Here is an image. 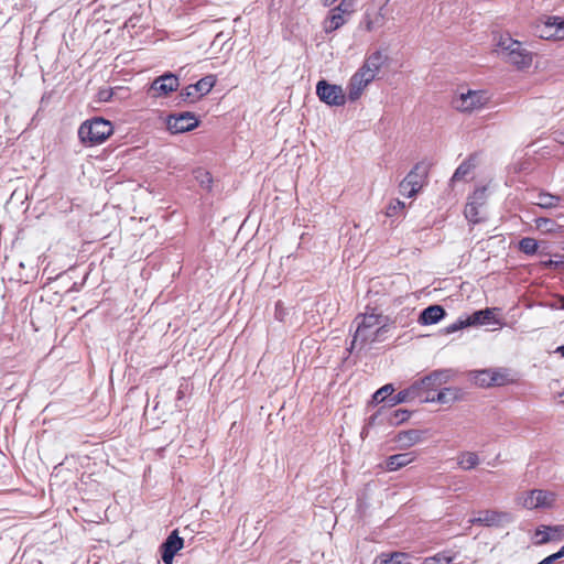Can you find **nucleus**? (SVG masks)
<instances>
[{"label":"nucleus","instance_id":"obj_1","mask_svg":"<svg viewBox=\"0 0 564 564\" xmlns=\"http://www.w3.org/2000/svg\"><path fill=\"white\" fill-rule=\"evenodd\" d=\"M113 132L112 123L101 117L84 121L78 129L82 143L94 147L104 143Z\"/></svg>","mask_w":564,"mask_h":564},{"label":"nucleus","instance_id":"obj_2","mask_svg":"<svg viewBox=\"0 0 564 564\" xmlns=\"http://www.w3.org/2000/svg\"><path fill=\"white\" fill-rule=\"evenodd\" d=\"M452 377V370L438 369L430 372L421 379L415 380L412 386H415V393L422 395L417 398L420 403L434 402L433 393H436L437 389L446 383Z\"/></svg>","mask_w":564,"mask_h":564},{"label":"nucleus","instance_id":"obj_3","mask_svg":"<svg viewBox=\"0 0 564 564\" xmlns=\"http://www.w3.org/2000/svg\"><path fill=\"white\" fill-rule=\"evenodd\" d=\"M498 47L505 59L519 69L529 67L532 63L531 52H529L521 42L513 40L509 35L500 37Z\"/></svg>","mask_w":564,"mask_h":564},{"label":"nucleus","instance_id":"obj_4","mask_svg":"<svg viewBox=\"0 0 564 564\" xmlns=\"http://www.w3.org/2000/svg\"><path fill=\"white\" fill-rule=\"evenodd\" d=\"M506 369H481L469 372V379L480 388L500 387L509 382Z\"/></svg>","mask_w":564,"mask_h":564},{"label":"nucleus","instance_id":"obj_5","mask_svg":"<svg viewBox=\"0 0 564 564\" xmlns=\"http://www.w3.org/2000/svg\"><path fill=\"white\" fill-rule=\"evenodd\" d=\"M488 102L487 93L484 90H471L462 93L453 98V107L460 112H473L481 109Z\"/></svg>","mask_w":564,"mask_h":564},{"label":"nucleus","instance_id":"obj_6","mask_svg":"<svg viewBox=\"0 0 564 564\" xmlns=\"http://www.w3.org/2000/svg\"><path fill=\"white\" fill-rule=\"evenodd\" d=\"M388 322V316H383L380 313H376L375 310H372L371 313L366 312L364 314L357 315V317L355 318V323H357V328L351 340L350 349L357 347L358 336L366 337V330H371L372 328L379 327L382 324H389Z\"/></svg>","mask_w":564,"mask_h":564},{"label":"nucleus","instance_id":"obj_7","mask_svg":"<svg viewBox=\"0 0 564 564\" xmlns=\"http://www.w3.org/2000/svg\"><path fill=\"white\" fill-rule=\"evenodd\" d=\"M198 124V118L189 111L172 113L166 118V128L173 134L192 131L197 128Z\"/></svg>","mask_w":564,"mask_h":564},{"label":"nucleus","instance_id":"obj_8","mask_svg":"<svg viewBox=\"0 0 564 564\" xmlns=\"http://www.w3.org/2000/svg\"><path fill=\"white\" fill-rule=\"evenodd\" d=\"M216 84L215 75H207L200 78L197 83L191 84L180 91L182 101L194 102L207 95Z\"/></svg>","mask_w":564,"mask_h":564},{"label":"nucleus","instance_id":"obj_9","mask_svg":"<svg viewBox=\"0 0 564 564\" xmlns=\"http://www.w3.org/2000/svg\"><path fill=\"white\" fill-rule=\"evenodd\" d=\"M316 95L321 101L328 106H343L346 101V96L340 86L329 84L325 79H321L316 84Z\"/></svg>","mask_w":564,"mask_h":564},{"label":"nucleus","instance_id":"obj_10","mask_svg":"<svg viewBox=\"0 0 564 564\" xmlns=\"http://www.w3.org/2000/svg\"><path fill=\"white\" fill-rule=\"evenodd\" d=\"M178 86V77L171 72H166L151 83L148 93L154 98H161L167 96L172 91H175Z\"/></svg>","mask_w":564,"mask_h":564},{"label":"nucleus","instance_id":"obj_11","mask_svg":"<svg viewBox=\"0 0 564 564\" xmlns=\"http://www.w3.org/2000/svg\"><path fill=\"white\" fill-rule=\"evenodd\" d=\"M487 199L486 187H479L468 197V202L464 209L466 219L473 224L481 221L480 208L485 205Z\"/></svg>","mask_w":564,"mask_h":564},{"label":"nucleus","instance_id":"obj_12","mask_svg":"<svg viewBox=\"0 0 564 564\" xmlns=\"http://www.w3.org/2000/svg\"><path fill=\"white\" fill-rule=\"evenodd\" d=\"M376 75V73L366 69V65H362L350 78L348 98L351 101L357 100L364 88L375 79Z\"/></svg>","mask_w":564,"mask_h":564},{"label":"nucleus","instance_id":"obj_13","mask_svg":"<svg viewBox=\"0 0 564 564\" xmlns=\"http://www.w3.org/2000/svg\"><path fill=\"white\" fill-rule=\"evenodd\" d=\"M184 546V540L178 530H173L160 546L161 558L164 564H173L174 556Z\"/></svg>","mask_w":564,"mask_h":564},{"label":"nucleus","instance_id":"obj_14","mask_svg":"<svg viewBox=\"0 0 564 564\" xmlns=\"http://www.w3.org/2000/svg\"><path fill=\"white\" fill-rule=\"evenodd\" d=\"M555 501V495L551 491L533 489L523 498V507L527 509L550 508Z\"/></svg>","mask_w":564,"mask_h":564},{"label":"nucleus","instance_id":"obj_15","mask_svg":"<svg viewBox=\"0 0 564 564\" xmlns=\"http://www.w3.org/2000/svg\"><path fill=\"white\" fill-rule=\"evenodd\" d=\"M542 39H564V19L560 17H549L540 30Z\"/></svg>","mask_w":564,"mask_h":564},{"label":"nucleus","instance_id":"obj_16","mask_svg":"<svg viewBox=\"0 0 564 564\" xmlns=\"http://www.w3.org/2000/svg\"><path fill=\"white\" fill-rule=\"evenodd\" d=\"M446 316V311L442 305L433 304L421 311L417 322L420 325H434Z\"/></svg>","mask_w":564,"mask_h":564},{"label":"nucleus","instance_id":"obj_17","mask_svg":"<svg viewBox=\"0 0 564 564\" xmlns=\"http://www.w3.org/2000/svg\"><path fill=\"white\" fill-rule=\"evenodd\" d=\"M425 431L415 429L400 431L395 435L394 441L400 444V448L405 449L423 442L425 438Z\"/></svg>","mask_w":564,"mask_h":564},{"label":"nucleus","instance_id":"obj_18","mask_svg":"<svg viewBox=\"0 0 564 564\" xmlns=\"http://www.w3.org/2000/svg\"><path fill=\"white\" fill-rule=\"evenodd\" d=\"M416 459V453L415 452H406V453H400L394 454L384 460V466L387 471H395L399 470L409 464L413 463Z\"/></svg>","mask_w":564,"mask_h":564},{"label":"nucleus","instance_id":"obj_19","mask_svg":"<svg viewBox=\"0 0 564 564\" xmlns=\"http://www.w3.org/2000/svg\"><path fill=\"white\" fill-rule=\"evenodd\" d=\"M390 330L389 324H382L371 330H366V337L358 336L359 349L364 348L367 344L380 343L386 339V334Z\"/></svg>","mask_w":564,"mask_h":564},{"label":"nucleus","instance_id":"obj_20","mask_svg":"<svg viewBox=\"0 0 564 564\" xmlns=\"http://www.w3.org/2000/svg\"><path fill=\"white\" fill-rule=\"evenodd\" d=\"M429 166L424 162L416 163L412 170L406 174V178L412 187L417 192L422 188L424 180L427 176Z\"/></svg>","mask_w":564,"mask_h":564},{"label":"nucleus","instance_id":"obj_21","mask_svg":"<svg viewBox=\"0 0 564 564\" xmlns=\"http://www.w3.org/2000/svg\"><path fill=\"white\" fill-rule=\"evenodd\" d=\"M415 386L410 384L408 388L399 391L388 399V405L390 408L395 406L401 403L417 401V398H422V395L415 393Z\"/></svg>","mask_w":564,"mask_h":564},{"label":"nucleus","instance_id":"obj_22","mask_svg":"<svg viewBox=\"0 0 564 564\" xmlns=\"http://www.w3.org/2000/svg\"><path fill=\"white\" fill-rule=\"evenodd\" d=\"M505 516V513L498 511L486 510L480 512L479 517L470 519L469 522L471 524L492 527L498 525Z\"/></svg>","mask_w":564,"mask_h":564},{"label":"nucleus","instance_id":"obj_23","mask_svg":"<svg viewBox=\"0 0 564 564\" xmlns=\"http://www.w3.org/2000/svg\"><path fill=\"white\" fill-rule=\"evenodd\" d=\"M346 23V15L330 9L327 18L324 20L323 29L326 33H332Z\"/></svg>","mask_w":564,"mask_h":564},{"label":"nucleus","instance_id":"obj_24","mask_svg":"<svg viewBox=\"0 0 564 564\" xmlns=\"http://www.w3.org/2000/svg\"><path fill=\"white\" fill-rule=\"evenodd\" d=\"M469 326H479L490 323L494 317L491 308L475 311L473 314L466 316Z\"/></svg>","mask_w":564,"mask_h":564},{"label":"nucleus","instance_id":"obj_25","mask_svg":"<svg viewBox=\"0 0 564 564\" xmlns=\"http://www.w3.org/2000/svg\"><path fill=\"white\" fill-rule=\"evenodd\" d=\"M480 463L479 456L475 452H462L457 456V465L464 470H470Z\"/></svg>","mask_w":564,"mask_h":564},{"label":"nucleus","instance_id":"obj_26","mask_svg":"<svg viewBox=\"0 0 564 564\" xmlns=\"http://www.w3.org/2000/svg\"><path fill=\"white\" fill-rule=\"evenodd\" d=\"M459 398V390L455 388H444L433 393L434 402L442 404L452 403Z\"/></svg>","mask_w":564,"mask_h":564},{"label":"nucleus","instance_id":"obj_27","mask_svg":"<svg viewBox=\"0 0 564 564\" xmlns=\"http://www.w3.org/2000/svg\"><path fill=\"white\" fill-rule=\"evenodd\" d=\"M456 553L442 551L433 556L425 557L422 564H454Z\"/></svg>","mask_w":564,"mask_h":564},{"label":"nucleus","instance_id":"obj_28","mask_svg":"<svg viewBox=\"0 0 564 564\" xmlns=\"http://www.w3.org/2000/svg\"><path fill=\"white\" fill-rule=\"evenodd\" d=\"M193 174L199 186L206 192L210 193L214 183L212 174L202 167L194 170Z\"/></svg>","mask_w":564,"mask_h":564},{"label":"nucleus","instance_id":"obj_29","mask_svg":"<svg viewBox=\"0 0 564 564\" xmlns=\"http://www.w3.org/2000/svg\"><path fill=\"white\" fill-rule=\"evenodd\" d=\"M408 557L409 555L402 552H393L391 554L382 553L373 561V564H404Z\"/></svg>","mask_w":564,"mask_h":564},{"label":"nucleus","instance_id":"obj_30","mask_svg":"<svg viewBox=\"0 0 564 564\" xmlns=\"http://www.w3.org/2000/svg\"><path fill=\"white\" fill-rule=\"evenodd\" d=\"M384 59V55L380 51H377L367 57L364 65H366V69L377 74Z\"/></svg>","mask_w":564,"mask_h":564},{"label":"nucleus","instance_id":"obj_31","mask_svg":"<svg viewBox=\"0 0 564 564\" xmlns=\"http://www.w3.org/2000/svg\"><path fill=\"white\" fill-rule=\"evenodd\" d=\"M394 392V387L392 383H387L384 384L383 387H381L380 389H378L373 394H372V401L371 403L373 404H379L383 401H387L388 402V399L392 395V393Z\"/></svg>","mask_w":564,"mask_h":564},{"label":"nucleus","instance_id":"obj_32","mask_svg":"<svg viewBox=\"0 0 564 564\" xmlns=\"http://www.w3.org/2000/svg\"><path fill=\"white\" fill-rule=\"evenodd\" d=\"M536 198L538 200L535 204L542 208L556 207L561 200L558 196L549 193H540Z\"/></svg>","mask_w":564,"mask_h":564},{"label":"nucleus","instance_id":"obj_33","mask_svg":"<svg viewBox=\"0 0 564 564\" xmlns=\"http://www.w3.org/2000/svg\"><path fill=\"white\" fill-rule=\"evenodd\" d=\"M538 241L531 237H524L519 241V249L528 256H533L538 251Z\"/></svg>","mask_w":564,"mask_h":564},{"label":"nucleus","instance_id":"obj_34","mask_svg":"<svg viewBox=\"0 0 564 564\" xmlns=\"http://www.w3.org/2000/svg\"><path fill=\"white\" fill-rule=\"evenodd\" d=\"M411 411L405 409L394 410L389 416V423L391 425H400L411 417Z\"/></svg>","mask_w":564,"mask_h":564},{"label":"nucleus","instance_id":"obj_35","mask_svg":"<svg viewBox=\"0 0 564 564\" xmlns=\"http://www.w3.org/2000/svg\"><path fill=\"white\" fill-rule=\"evenodd\" d=\"M405 208V204L400 199H392L386 208L387 217H394L402 213Z\"/></svg>","mask_w":564,"mask_h":564},{"label":"nucleus","instance_id":"obj_36","mask_svg":"<svg viewBox=\"0 0 564 564\" xmlns=\"http://www.w3.org/2000/svg\"><path fill=\"white\" fill-rule=\"evenodd\" d=\"M470 170H471V164L469 163V161L462 162L458 165V167L455 170L451 181L454 183V182L463 180L470 172Z\"/></svg>","mask_w":564,"mask_h":564},{"label":"nucleus","instance_id":"obj_37","mask_svg":"<svg viewBox=\"0 0 564 564\" xmlns=\"http://www.w3.org/2000/svg\"><path fill=\"white\" fill-rule=\"evenodd\" d=\"M466 327H469L467 317L459 316L456 322L452 323L451 325H448L444 328V333L453 334V333L464 329Z\"/></svg>","mask_w":564,"mask_h":564},{"label":"nucleus","instance_id":"obj_38","mask_svg":"<svg viewBox=\"0 0 564 564\" xmlns=\"http://www.w3.org/2000/svg\"><path fill=\"white\" fill-rule=\"evenodd\" d=\"M355 0H341L340 3L333 8L334 11L340 12L344 15H350L354 12Z\"/></svg>","mask_w":564,"mask_h":564},{"label":"nucleus","instance_id":"obj_39","mask_svg":"<svg viewBox=\"0 0 564 564\" xmlns=\"http://www.w3.org/2000/svg\"><path fill=\"white\" fill-rule=\"evenodd\" d=\"M400 193L406 197H413L416 195L417 191L412 187L410 182L406 178H403L399 184Z\"/></svg>","mask_w":564,"mask_h":564},{"label":"nucleus","instance_id":"obj_40","mask_svg":"<svg viewBox=\"0 0 564 564\" xmlns=\"http://www.w3.org/2000/svg\"><path fill=\"white\" fill-rule=\"evenodd\" d=\"M535 536L538 538V540L535 541L536 545H542L550 542L551 540H554V536H552L551 533L547 532V530H545L544 528L536 529Z\"/></svg>","mask_w":564,"mask_h":564},{"label":"nucleus","instance_id":"obj_41","mask_svg":"<svg viewBox=\"0 0 564 564\" xmlns=\"http://www.w3.org/2000/svg\"><path fill=\"white\" fill-rule=\"evenodd\" d=\"M535 223L538 228H544L547 231H552L555 225L554 220L544 217L538 218Z\"/></svg>","mask_w":564,"mask_h":564},{"label":"nucleus","instance_id":"obj_42","mask_svg":"<svg viewBox=\"0 0 564 564\" xmlns=\"http://www.w3.org/2000/svg\"><path fill=\"white\" fill-rule=\"evenodd\" d=\"M562 558L558 551L546 556L545 558H543L541 562H539L538 564H553L554 562H556L557 560Z\"/></svg>","mask_w":564,"mask_h":564},{"label":"nucleus","instance_id":"obj_43","mask_svg":"<svg viewBox=\"0 0 564 564\" xmlns=\"http://www.w3.org/2000/svg\"><path fill=\"white\" fill-rule=\"evenodd\" d=\"M98 96L100 101H109L112 97V91L110 89H104L99 91Z\"/></svg>","mask_w":564,"mask_h":564},{"label":"nucleus","instance_id":"obj_44","mask_svg":"<svg viewBox=\"0 0 564 564\" xmlns=\"http://www.w3.org/2000/svg\"><path fill=\"white\" fill-rule=\"evenodd\" d=\"M544 528L545 530H547V532H552V536H554V540L556 539L555 534L556 533H560L561 531H564V525H555V527H542Z\"/></svg>","mask_w":564,"mask_h":564},{"label":"nucleus","instance_id":"obj_45","mask_svg":"<svg viewBox=\"0 0 564 564\" xmlns=\"http://www.w3.org/2000/svg\"><path fill=\"white\" fill-rule=\"evenodd\" d=\"M554 140L561 144H564V129L563 130H556L554 132Z\"/></svg>","mask_w":564,"mask_h":564},{"label":"nucleus","instance_id":"obj_46","mask_svg":"<svg viewBox=\"0 0 564 564\" xmlns=\"http://www.w3.org/2000/svg\"><path fill=\"white\" fill-rule=\"evenodd\" d=\"M377 419H378V413L370 415L367 421V426L373 425L376 423Z\"/></svg>","mask_w":564,"mask_h":564},{"label":"nucleus","instance_id":"obj_47","mask_svg":"<svg viewBox=\"0 0 564 564\" xmlns=\"http://www.w3.org/2000/svg\"><path fill=\"white\" fill-rule=\"evenodd\" d=\"M555 352L558 354L561 357L564 358V345H561L558 346L556 349H555Z\"/></svg>","mask_w":564,"mask_h":564},{"label":"nucleus","instance_id":"obj_48","mask_svg":"<svg viewBox=\"0 0 564 564\" xmlns=\"http://www.w3.org/2000/svg\"><path fill=\"white\" fill-rule=\"evenodd\" d=\"M336 0H322L323 6L330 7Z\"/></svg>","mask_w":564,"mask_h":564},{"label":"nucleus","instance_id":"obj_49","mask_svg":"<svg viewBox=\"0 0 564 564\" xmlns=\"http://www.w3.org/2000/svg\"><path fill=\"white\" fill-rule=\"evenodd\" d=\"M561 557H564V545L558 550Z\"/></svg>","mask_w":564,"mask_h":564},{"label":"nucleus","instance_id":"obj_50","mask_svg":"<svg viewBox=\"0 0 564 564\" xmlns=\"http://www.w3.org/2000/svg\"><path fill=\"white\" fill-rule=\"evenodd\" d=\"M367 434V426H365L361 431V437H365V435Z\"/></svg>","mask_w":564,"mask_h":564},{"label":"nucleus","instance_id":"obj_51","mask_svg":"<svg viewBox=\"0 0 564 564\" xmlns=\"http://www.w3.org/2000/svg\"><path fill=\"white\" fill-rule=\"evenodd\" d=\"M281 305H282V302H281V301H278V302L275 303V310L278 311V310H279V307H280Z\"/></svg>","mask_w":564,"mask_h":564},{"label":"nucleus","instance_id":"obj_52","mask_svg":"<svg viewBox=\"0 0 564 564\" xmlns=\"http://www.w3.org/2000/svg\"><path fill=\"white\" fill-rule=\"evenodd\" d=\"M561 302H562V303H561V308H562V310H564V297H563V299H561Z\"/></svg>","mask_w":564,"mask_h":564},{"label":"nucleus","instance_id":"obj_53","mask_svg":"<svg viewBox=\"0 0 564 564\" xmlns=\"http://www.w3.org/2000/svg\"><path fill=\"white\" fill-rule=\"evenodd\" d=\"M221 35H223L221 33L217 34L215 37V41H217Z\"/></svg>","mask_w":564,"mask_h":564},{"label":"nucleus","instance_id":"obj_54","mask_svg":"<svg viewBox=\"0 0 564 564\" xmlns=\"http://www.w3.org/2000/svg\"><path fill=\"white\" fill-rule=\"evenodd\" d=\"M561 397H564V391L560 394Z\"/></svg>","mask_w":564,"mask_h":564}]
</instances>
